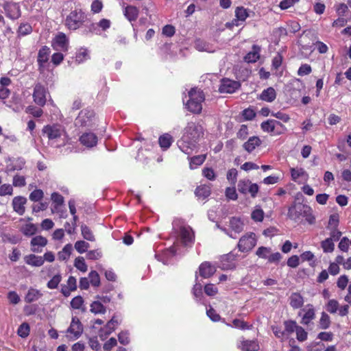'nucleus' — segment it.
<instances>
[{
    "mask_svg": "<svg viewBox=\"0 0 351 351\" xmlns=\"http://www.w3.org/2000/svg\"><path fill=\"white\" fill-rule=\"evenodd\" d=\"M45 135L51 145L56 147L65 145L68 142V136L64 127L58 124L47 125L43 128Z\"/></svg>",
    "mask_w": 351,
    "mask_h": 351,
    "instance_id": "obj_1",
    "label": "nucleus"
},
{
    "mask_svg": "<svg viewBox=\"0 0 351 351\" xmlns=\"http://www.w3.org/2000/svg\"><path fill=\"white\" fill-rule=\"evenodd\" d=\"M87 19L86 14L80 8L71 10L66 16L64 25L69 30H76L84 25Z\"/></svg>",
    "mask_w": 351,
    "mask_h": 351,
    "instance_id": "obj_2",
    "label": "nucleus"
},
{
    "mask_svg": "<svg viewBox=\"0 0 351 351\" xmlns=\"http://www.w3.org/2000/svg\"><path fill=\"white\" fill-rule=\"evenodd\" d=\"M189 99L186 103L187 108L193 113L199 114L202 109V103L204 101L203 92L196 88H193L189 92Z\"/></svg>",
    "mask_w": 351,
    "mask_h": 351,
    "instance_id": "obj_3",
    "label": "nucleus"
},
{
    "mask_svg": "<svg viewBox=\"0 0 351 351\" xmlns=\"http://www.w3.org/2000/svg\"><path fill=\"white\" fill-rule=\"evenodd\" d=\"M182 221L180 219H175L173 221V227L179 233L182 242L187 245L193 241L194 234L191 227L182 226Z\"/></svg>",
    "mask_w": 351,
    "mask_h": 351,
    "instance_id": "obj_4",
    "label": "nucleus"
},
{
    "mask_svg": "<svg viewBox=\"0 0 351 351\" xmlns=\"http://www.w3.org/2000/svg\"><path fill=\"white\" fill-rule=\"evenodd\" d=\"M204 135V128L199 123L189 122L184 128V138L197 142Z\"/></svg>",
    "mask_w": 351,
    "mask_h": 351,
    "instance_id": "obj_5",
    "label": "nucleus"
},
{
    "mask_svg": "<svg viewBox=\"0 0 351 351\" xmlns=\"http://www.w3.org/2000/svg\"><path fill=\"white\" fill-rule=\"evenodd\" d=\"M95 113L93 110L84 109L80 111L75 119V125L80 127H90L93 124Z\"/></svg>",
    "mask_w": 351,
    "mask_h": 351,
    "instance_id": "obj_6",
    "label": "nucleus"
},
{
    "mask_svg": "<svg viewBox=\"0 0 351 351\" xmlns=\"http://www.w3.org/2000/svg\"><path fill=\"white\" fill-rule=\"evenodd\" d=\"M256 244V235L250 232L243 236L239 241L238 247L242 252L250 251Z\"/></svg>",
    "mask_w": 351,
    "mask_h": 351,
    "instance_id": "obj_7",
    "label": "nucleus"
},
{
    "mask_svg": "<svg viewBox=\"0 0 351 351\" xmlns=\"http://www.w3.org/2000/svg\"><path fill=\"white\" fill-rule=\"evenodd\" d=\"M238 191L243 193H250L252 197H255L258 192L259 187L256 184H252L250 180H241L237 185Z\"/></svg>",
    "mask_w": 351,
    "mask_h": 351,
    "instance_id": "obj_8",
    "label": "nucleus"
},
{
    "mask_svg": "<svg viewBox=\"0 0 351 351\" xmlns=\"http://www.w3.org/2000/svg\"><path fill=\"white\" fill-rule=\"evenodd\" d=\"M307 210H308V206L301 203L295 204L289 208L288 217L291 220L298 221Z\"/></svg>",
    "mask_w": 351,
    "mask_h": 351,
    "instance_id": "obj_9",
    "label": "nucleus"
},
{
    "mask_svg": "<svg viewBox=\"0 0 351 351\" xmlns=\"http://www.w3.org/2000/svg\"><path fill=\"white\" fill-rule=\"evenodd\" d=\"M240 86L241 84L239 82L223 78L221 81L219 90L222 93H232L239 89Z\"/></svg>",
    "mask_w": 351,
    "mask_h": 351,
    "instance_id": "obj_10",
    "label": "nucleus"
},
{
    "mask_svg": "<svg viewBox=\"0 0 351 351\" xmlns=\"http://www.w3.org/2000/svg\"><path fill=\"white\" fill-rule=\"evenodd\" d=\"M33 97L34 102L43 106L46 103V90L40 84H37L34 89Z\"/></svg>",
    "mask_w": 351,
    "mask_h": 351,
    "instance_id": "obj_11",
    "label": "nucleus"
},
{
    "mask_svg": "<svg viewBox=\"0 0 351 351\" xmlns=\"http://www.w3.org/2000/svg\"><path fill=\"white\" fill-rule=\"evenodd\" d=\"M5 14L11 19H17L21 16L20 6L16 3L8 2L3 6Z\"/></svg>",
    "mask_w": 351,
    "mask_h": 351,
    "instance_id": "obj_12",
    "label": "nucleus"
},
{
    "mask_svg": "<svg viewBox=\"0 0 351 351\" xmlns=\"http://www.w3.org/2000/svg\"><path fill=\"white\" fill-rule=\"evenodd\" d=\"M197 142L182 137L180 140L178 141V145L180 149L187 155H191L196 147Z\"/></svg>",
    "mask_w": 351,
    "mask_h": 351,
    "instance_id": "obj_13",
    "label": "nucleus"
},
{
    "mask_svg": "<svg viewBox=\"0 0 351 351\" xmlns=\"http://www.w3.org/2000/svg\"><path fill=\"white\" fill-rule=\"evenodd\" d=\"M83 332V326L80 319L77 317H73L70 326L67 329V332L73 335L75 338H78Z\"/></svg>",
    "mask_w": 351,
    "mask_h": 351,
    "instance_id": "obj_14",
    "label": "nucleus"
},
{
    "mask_svg": "<svg viewBox=\"0 0 351 351\" xmlns=\"http://www.w3.org/2000/svg\"><path fill=\"white\" fill-rule=\"evenodd\" d=\"M30 244L33 252L40 253L42 252V247L47 244V239L43 236H36L32 239Z\"/></svg>",
    "mask_w": 351,
    "mask_h": 351,
    "instance_id": "obj_15",
    "label": "nucleus"
},
{
    "mask_svg": "<svg viewBox=\"0 0 351 351\" xmlns=\"http://www.w3.org/2000/svg\"><path fill=\"white\" fill-rule=\"evenodd\" d=\"M27 203V199L23 196H16L12 199V206L14 210L20 215L25 213V204Z\"/></svg>",
    "mask_w": 351,
    "mask_h": 351,
    "instance_id": "obj_16",
    "label": "nucleus"
},
{
    "mask_svg": "<svg viewBox=\"0 0 351 351\" xmlns=\"http://www.w3.org/2000/svg\"><path fill=\"white\" fill-rule=\"evenodd\" d=\"M199 275L204 278H207L213 276L215 271V267L211 265L209 262H204L199 267Z\"/></svg>",
    "mask_w": 351,
    "mask_h": 351,
    "instance_id": "obj_17",
    "label": "nucleus"
},
{
    "mask_svg": "<svg viewBox=\"0 0 351 351\" xmlns=\"http://www.w3.org/2000/svg\"><path fill=\"white\" fill-rule=\"evenodd\" d=\"M80 141L84 145L88 147H92L96 145L97 143V137L92 132L84 133L80 136Z\"/></svg>",
    "mask_w": 351,
    "mask_h": 351,
    "instance_id": "obj_18",
    "label": "nucleus"
},
{
    "mask_svg": "<svg viewBox=\"0 0 351 351\" xmlns=\"http://www.w3.org/2000/svg\"><path fill=\"white\" fill-rule=\"evenodd\" d=\"M242 351H258L259 345L256 340H242L238 346Z\"/></svg>",
    "mask_w": 351,
    "mask_h": 351,
    "instance_id": "obj_19",
    "label": "nucleus"
},
{
    "mask_svg": "<svg viewBox=\"0 0 351 351\" xmlns=\"http://www.w3.org/2000/svg\"><path fill=\"white\" fill-rule=\"evenodd\" d=\"M24 261L27 265L34 267H40L45 263V259L42 256H36L33 254L25 256Z\"/></svg>",
    "mask_w": 351,
    "mask_h": 351,
    "instance_id": "obj_20",
    "label": "nucleus"
},
{
    "mask_svg": "<svg viewBox=\"0 0 351 351\" xmlns=\"http://www.w3.org/2000/svg\"><path fill=\"white\" fill-rule=\"evenodd\" d=\"M236 19L232 21V25L239 26V22H244L248 16V13L243 7H237L235 10Z\"/></svg>",
    "mask_w": 351,
    "mask_h": 351,
    "instance_id": "obj_21",
    "label": "nucleus"
},
{
    "mask_svg": "<svg viewBox=\"0 0 351 351\" xmlns=\"http://www.w3.org/2000/svg\"><path fill=\"white\" fill-rule=\"evenodd\" d=\"M234 259L233 255L226 254L221 257L219 267L222 270L232 269L235 267V264L232 261Z\"/></svg>",
    "mask_w": 351,
    "mask_h": 351,
    "instance_id": "obj_22",
    "label": "nucleus"
},
{
    "mask_svg": "<svg viewBox=\"0 0 351 351\" xmlns=\"http://www.w3.org/2000/svg\"><path fill=\"white\" fill-rule=\"evenodd\" d=\"M138 9L133 5H127L123 11L124 16L130 22L135 21L138 16Z\"/></svg>",
    "mask_w": 351,
    "mask_h": 351,
    "instance_id": "obj_23",
    "label": "nucleus"
},
{
    "mask_svg": "<svg viewBox=\"0 0 351 351\" xmlns=\"http://www.w3.org/2000/svg\"><path fill=\"white\" fill-rule=\"evenodd\" d=\"M261 141L257 136L250 137L247 142H245L243 147L249 153L252 152L254 149L259 146Z\"/></svg>",
    "mask_w": 351,
    "mask_h": 351,
    "instance_id": "obj_24",
    "label": "nucleus"
},
{
    "mask_svg": "<svg viewBox=\"0 0 351 351\" xmlns=\"http://www.w3.org/2000/svg\"><path fill=\"white\" fill-rule=\"evenodd\" d=\"M276 97V93L274 88L269 87L265 89L260 95V99L267 102H272Z\"/></svg>",
    "mask_w": 351,
    "mask_h": 351,
    "instance_id": "obj_25",
    "label": "nucleus"
},
{
    "mask_svg": "<svg viewBox=\"0 0 351 351\" xmlns=\"http://www.w3.org/2000/svg\"><path fill=\"white\" fill-rule=\"evenodd\" d=\"M289 304L293 308H299L303 306V297L298 293H293L289 297Z\"/></svg>",
    "mask_w": 351,
    "mask_h": 351,
    "instance_id": "obj_26",
    "label": "nucleus"
},
{
    "mask_svg": "<svg viewBox=\"0 0 351 351\" xmlns=\"http://www.w3.org/2000/svg\"><path fill=\"white\" fill-rule=\"evenodd\" d=\"M49 51V48H47V47H43L38 51L37 61L39 65L40 70H41V68L43 66V64L48 61Z\"/></svg>",
    "mask_w": 351,
    "mask_h": 351,
    "instance_id": "obj_27",
    "label": "nucleus"
},
{
    "mask_svg": "<svg viewBox=\"0 0 351 351\" xmlns=\"http://www.w3.org/2000/svg\"><path fill=\"white\" fill-rule=\"evenodd\" d=\"M42 295L43 294L40 291L36 289L30 288L25 297V300L26 302L31 303L41 298Z\"/></svg>",
    "mask_w": 351,
    "mask_h": 351,
    "instance_id": "obj_28",
    "label": "nucleus"
},
{
    "mask_svg": "<svg viewBox=\"0 0 351 351\" xmlns=\"http://www.w3.org/2000/svg\"><path fill=\"white\" fill-rule=\"evenodd\" d=\"M73 250V246L71 243L66 244L63 249L58 253V258L60 261H67Z\"/></svg>",
    "mask_w": 351,
    "mask_h": 351,
    "instance_id": "obj_29",
    "label": "nucleus"
},
{
    "mask_svg": "<svg viewBox=\"0 0 351 351\" xmlns=\"http://www.w3.org/2000/svg\"><path fill=\"white\" fill-rule=\"evenodd\" d=\"M230 227L237 233H240L243 229V223L241 219L236 217H232L230 219Z\"/></svg>",
    "mask_w": 351,
    "mask_h": 351,
    "instance_id": "obj_30",
    "label": "nucleus"
},
{
    "mask_svg": "<svg viewBox=\"0 0 351 351\" xmlns=\"http://www.w3.org/2000/svg\"><path fill=\"white\" fill-rule=\"evenodd\" d=\"M68 38L64 33H59L56 37V45L62 50H67Z\"/></svg>",
    "mask_w": 351,
    "mask_h": 351,
    "instance_id": "obj_31",
    "label": "nucleus"
},
{
    "mask_svg": "<svg viewBox=\"0 0 351 351\" xmlns=\"http://www.w3.org/2000/svg\"><path fill=\"white\" fill-rule=\"evenodd\" d=\"M260 48L256 45L253 46V51L249 52L245 57L244 60L247 62H256L259 59Z\"/></svg>",
    "mask_w": 351,
    "mask_h": 351,
    "instance_id": "obj_32",
    "label": "nucleus"
},
{
    "mask_svg": "<svg viewBox=\"0 0 351 351\" xmlns=\"http://www.w3.org/2000/svg\"><path fill=\"white\" fill-rule=\"evenodd\" d=\"M206 158V154L197 155L189 158L190 160V168L191 169H195L198 166L203 164Z\"/></svg>",
    "mask_w": 351,
    "mask_h": 351,
    "instance_id": "obj_33",
    "label": "nucleus"
},
{
    "mask_svg": "<svg viewBox=\"0 0 351 351\" xmlns=\"http://www.w3.org/2000/svg\"><path fill=\"white\" fill-rule=\"evenodd\" d=\"M24 162L20 159H18L15 162H12L8 164L5 168V172L10 173L14 171H19L23 169Z\"/></svg>",
    "mask_w": 351,
    "mask_h": 351,
    "instance_id": "obj_34",
    "label": "nucleus"
},
{
    "mask_svg": "<svg viewBox=\"0 0 351 351\" xmlns=\"http://www.w3.org/2000/svg\"><path fill=\"white\" fill-rule=\"evenodd\" d=\"M158 142H159L160 146L162 149H167L171 146V145L173 142V138L170 134H165L162 135L161 136H160V138L158 139Z\"/></svg>",
    "mask_w": 351,
    "mask_h": 351,
    "instance_id": "obj_35",
    "label": "nucleus"
},
{
    "mask_svg": "<svg viewBox=\"0 0 351 351\" xmlns=\"http://www.w3.org/2000/svg\"><path fill=\"white\" fill-rule=\"evenodd\" d=\"M22 233L27 237L34 235L37 231V227L33 223H26L21 228Z\"/></svg>",
    "mask_w": 351,
    "mask_h": 351,
    "instance_id": "obj_36",
    "label": "nucleus"
},
{
    "mask_svg": "<svg viewBox=\"0 0 351 351\" xmlns=\"http://www.w3.org/2000/svg\"><path fill=\"white\" fill-rule=\"evenodd\" d=\"M210 194V189L208 186L206 185H201L197 187L195 189V195L196 196L205 199L208 197Z\"/></svg>",
    "mask_w": 351,
    "mask_h": 351,
    "instance_id": "obj_37",
    "label": "nucleus"
},
{
    "mask_svg": "<svg viewBox=\"0 0 351 351\" xmlns=\"http://www.w3.org/2000/svg\"><path fill=\"white\" fill-rule=\"evenodd\" d=\"M90 311L95 314H104L106 310L101 301L97 300L90 304Z\"/></svg>",
    "mask_w": 351,
    "mask_h": 351,
    "instance_id": "obj_38",
    "label": "nucleus"
},
{
    "mask_svg": "<svg viewBox=\"0 0 351 351\" xmlns=\"http://www.w3.org/2000/svg\"><path fill=\"white\" fill-rule=\"evenodd\" d=\"M32 32V27L28 23H22L19 27L17 33L19 36H25L31 34Z\"/></svg>",
    "mask_w": 351,
    "mask_h": 351,
    "instance_id": "obj_39",
    "label": "nucleus"
},
{
    "mask_svg": "<svg viewBox=\"0 0 351 351\" xmlns=\"http://www.w3.org/2000/svg\"><path fill=\"white\" fill-rule=\"evenodd\" d=\"M315 310L313 306H311V308H308L303 315L301 323L307 325L315 318Z\"/></svg>",
    "mask_w": 351,
    "mask_h": 351,
    "instance_id": "obj_40",
    "label": "nucleus"
},
{
    "mask_svg": "<svg viewBox=\"0 0 351 351\" xmlns=\"http://www.w3.org/2000/svg\"><path fill=\"white\" fill-rule=\"evenodd\" d=\"M330 325V319L327 313L322 312L319 322V326L321 329H327Z\"/></svg>",
    "mask_w": 351,
    "mask_h": 351,
    "instance_id": "obj_41",
    "label": "nucleus"
},
{
    "mask_svg": "<svg viewBox=\"0 0 351 351\" xmlns=\"http://www.w3.org/2000/svg\"><path fill=\"white\" fill-rule=\"evenodd\" d=\"M81 231L83 237L88 241H93L95 240V237L90 230V229L85 224H82L81 226Z\"/></svg>",
    "mask_w": 351,
    "mask_h": 351,
    "instance_id": "obj_42",
    "label": "nucleus"
},
{
    "mask_svg": "<svg viewBox=\"0 0 351 351\" xmlns=\"http://www.w3.org/2000/svg\"><path fill=\"white\" fill-rule=\"evenodd\" d=\"M84 300L80 295L76 296L72 299L71 302V306L75 309H82V311H85L86 308H83Z\"/></svg>",
    "mask_w": 351,
    "mask_h": 351,
    "instance_id": "obj_43",
    "label": "nucleus"
},
{
    "mask_svg": "<svg viewBox=\"0 0 351 351\" xmlns=\"http://www.w3.org/2000/svg\"><path fill=\"white\" fill-rule=\"evenodd\" d=\"M29 331H30V328H29V324L26 322H23V324H21L19 326V327L17 330V334L21 337L25 338L29 335Z\"/></svg>",
    "mask_w": 351,
    "mask_h": 351,
    "instance_id": "obj_44",
    "label": "nucleus"
},
{
    "mask_svg": "<svg viewBox=\"0 0 351 351\" xmlns=\"http://www.w3.org/2000/svg\"><path fill=\"white\" fill-rule=\"evenodd\" d=\"M321 245L324 252H332L335 248L332 238H328L323 241Z\"/></svg>",
    "mask_w": 351,
    "mask_h": 351,
    "instance_id": "obj_45",
    "label": "nucleus"
},
{
    "mask_svg": "<svg viewBox=\"0 0 351 351\" xmlns=\"http://www.w3.org/2000/svg\"><path fill=\"white\" fill-rule=\"evenodd\" d=\"M44 197V193L41 189H35L29 196L31 201L36 202L40 201Z\"/></svg>",
    "mask_w": 351,
    "mask_h": 351,
    "instance_id": "obj_46",
    "label": "nucleus"
},
{
    "mask_svg": "<svg viewBox=\"0 0 351 351\" xmlns=\"http://www.w3.org/2000/svg\"><path fill=\"white\" fill-rule=\"evenodd\" d=\"M339 308V302L334 299L330 300L326 305V309L330 313H337Z\"/></svg>",
    "mask_w": 351,
    "mask_h": 351,
    "instance_id": "obj_47",
    "label": "nucleus"
},
{
    "mask_svg": "<svg viewBox=\"0 0 351 351\" xmlns=\"http://www.w3.org/2000/svg\"><path fill=\"white\" fill-rule=\"evenodd\" d=\"M285 332L287 333H292L295 331L299 326L297 325L295 321L287 320L284 322Z\"/></svg>",
    "mask_w": 351,
    "mask_h": 351,
    "instance_id": "obj_48",
    "label": "nucleus"
},
{
    "mask_svg": "<svg viewBox=\"0 0 351 351\" xmlns=\"http://www.w3.org/2000/svg\"><path fill=\"white\" fill-rule=\"evenodd\" d=\"M89 58L88 51L86 49H81L76 54L75 60L78 64L83 62Z\"/></svg>",
    "mask_w": 351,
    "mask_h": 351,
    "instance_id": "obj_49",
    "label": "nucleus"
},
{
    "mask_svg": "<svg viewBox=\"0 0 351 351\" xmlns=\"http://www.w3.org/2000/svg\"><path fill=\"white\" fill-rule=\"evenodd\" d=\"M74 265L81 271L85 272L87 271V265L84 261V258L82 256H79L75 258Z\"/></svg>",
    "mask_w": 351,
    "mask_h": 351,
    "instance_id": "obj_50",
    "label": "nucleus"
},
{
    "mask_svg": "<svg viewBox=\"0 0 351 351\" xmlns=\"http://www.w3.org/2000/svg\"><path fill=\"white\" fill-rule=\"evenodd\" d=\"M251 217L255 221H262L264 218V212L261 208H256L252 211Z\"/></svg>",
    "mask_w": 351,
    "mask_h": 351,
    "instance_id": "obj_51",
    "label": "nucleus"
},
{
    "mask_svg": "<svg viewBox=\"0 0 351 351\" xmlns=\"http://www.w3.org/2000/svg\"><path fill=\"white\" fill-rule=\"evenodd\" d=\"M89 246V243L84 241H78L75 243V250L80 254L85 252Z\"/></svg>",
    "mask_w": 351,
    "mask_h": 351,
    "instance_id": "obj_52",
    "label": "nucleus"
},
{
    "mask_svg": "<svg viewBox=\"0 0 351 351\" xmlns=\"http://www.w3.org/2000/svg\"><path fill=\"white\" fill-rule=\"evenodd\" d=\"M62 277L60 274L55 275L48 282L47 287L53 289L58 287V284L60 282Z\"/></svg>",
    "mask_w": 351,
    "mask_h": 351,
    "instance_id": "obj_53",
    "label": "nucleus"
},
{
    "mask_svg": "<svg viewBox=\"0 0 351 351\" xmlns=\"http://www.w3.org/2000/svg\"><path fill=\"white\" fill-rule=\"evenodd\" d=\"M13 186L16 187H23L26 185L25 178L23 176L16 175L13 178Z\"/></svg>",
    "mask_w": 351,
    "mask_h": 351,
    "instance_id": "obj_54",
    "label": "nucleus"
},
{
    "mask_svg": "<svg viewBox=\"0 0 351 351\" xmlns=\"http://www.w3.org/2000/svg\"><path fill=\"white\" fill-rule=\"evenodd\" d=\"M89 278L93 286L98 287L100 285V278L96 271H92L90 272Z\"/></svg>",
    "mask_w": 351,
    "mask_h": 351,
    "instance_id": "obj_55",
    "label": "nucleus"
},
{
    "mask_svg": "<svg viewBox=\"0 0 351 351\" xmlns=\"http://www.w3.org/2000/svg\"><path fill=\"white\" fill-rule=\"evenodd\" d=\"M271 252V250L269 247H260L258 248L256 254L261 258L268 259L269 254Z\"/></svg>",
    "mask_w": 351,
    "mask_h": 351,
    "instance_id": "obj_56",
    "label": "nucleus"
},
{
    "mask_svg": "<svg viewBox=\"0 0 351 351\" xmlns=\"http://www.w3.org/2000/svg\"><path fill=\"white\" fill-rule=\"evenodd\" d=\"M274 123L271 119L264 121L261 123V128L263 131L267 132H275Z\"/></svg>",
    "mask_w": 351,
    "mask_h": 351,
    "instance_id": "obj_57",
    "label": "nucleus"
},
{
    "mask_svg": "<svg viewBox=\"0 0 351 351\" xmlns=\"http://www.w3.org/2000/svg\"><path fill=\"white\" fill-rule=\"evenodd\" d=\"M295 332L296 337L298 341H304L307 339L308 334L302 327L299 326Z\"/></svg>",
    "mask_w": 351,
    "mask_h": 351,
    "instance_id": "obj_58",
    "label": "nucleus"
},
{
    "mask_svg": "<svg viewBox=\"0 0 351 351\" xmlns=\"http://www.w3.org/2000/svg\"><path fill=\"white\" fill-rule=\"evenodd\" d=\"M13 193V188L10 184H3L0 186V196L6 195H11Z\"/></svg>",
    "mask_w": 351,
    "mask_h": 351,
    "instance_id": "obj_59",
    "label": "nucleus"
},
{
    "mask_svg": "<svg viewBox=\"0 0 351 351\" xmlns=\"http://www.w3.org/2000/svg\"><path fill=\"white\" fill-rule=\"evenodd\" d=\"M339 216L338 215L334 214L330 216L328 221V229L337 228L339 225Z\"/></svg>",
    "mask_w": 351,
    "mask_h": 351,
    "instance_id": "obj_60",
    "label": "nucleus"
},
{
    "mask_svg": "<svg viewBox=\"0 0 351 351\" xmlns=\"http://www.w3.org/2000/svg\"><path fill=\"white\" fill-rule=\"evenodd\" d=\"M51 198L53 202L56 204V208L61 206L64 203V197L58 193H53Z\"/></svg>",
    "mask_w": 351,
    "mask_h": 351,
    "instance_id": "obj_61",
    "label": "nucleus"
},
{
    "mask_svg": "<svg viewBox=\"0 0 351 351\" xmlns=\"http://www.w3.org/2000/svg\"><path fill=\"white\" fill-rule=\"evenodd\" d=\"M312 71L311 66L309 64H304L300 66L298 71V75L302 76L308 75Z\"/></svg>",
    "mask_w": 351,
    "mask_h": 351,
    "instance_id": "obj_62",
    "label": "nucleus"
},
{
    "mask_svg": "<svg viewBox=\"0 0 351 351\" xmlns=\"http://www.w3.org/2000/svg\"><path fill=\"white\" fill-rule=\"evenodd\" d=\"M348 283V278L346 275L341 276L337 282V287L341 289V290H343L346 289Z\"/></svg>",
    "mask_w": 351,
    "mask_h": 351,
    "instance_id": "obj_63",
    "label": "nucleus"
},
{
    "mask_svg": "<svg viewBox=\"0 0 351 351\" xmlns=\"http://www.w3.org/2000/svg\"><path fill=\"white\" fill-rule=\"evenodd\" d=\"M8 298L9 302L12 304H16L21 300L19 295L15 291H10L8 293Z\"/></svg>",
    "mask_w": 351,
    "mask_h": 351,
    "instance_id": "obj_64",
    "label": "nucleus"
}]
</instances>
